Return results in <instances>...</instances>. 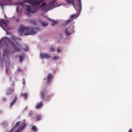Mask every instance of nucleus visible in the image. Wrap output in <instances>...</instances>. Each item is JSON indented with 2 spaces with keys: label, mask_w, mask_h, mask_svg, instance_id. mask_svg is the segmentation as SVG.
<instances>
[{
  "label": "nucleus",
  "mask_w": 132,
  "mask_h": 132,
  "mask_svg": "<svg viewBox=\"0 0 132 132\" xmlns=\"http://www.w3.org/2000/svg\"><path fill=\"white\" fill-rule=\"evenodd\" d=\"M39 29L38 28L25 27L22 25L20 27L18 32L20 35L23 33H24L25 35H27L35 34Z\"/></svg>",
  "instance_id": "1"
},
{
  "label": "nucleus",
  "mask_w": 132,
  "mask_h": 132,
  "mask_svg": "<svg viewBox=\"0 0 132 132\" xmlns=\"http://www.w3.org/2000/svg\"><path fill=\"white\" fill-rule=\"evenodd\" d=\"M18 126H19V129L14 132H21V131L23 130L26 127V125L25 123L21 122H18L16 123L15 127L12 129V130H13L15 127Z\"/></svg>",
  "instance_id": "2"
},
{
  "label": "nucleus",
  "mask_w": 132,
  "mask_h": 132,
  "mask_svg": "<svg viewBox=\"0 0 132 132\" xmlns=\"http://www.w3.org/2000/svg\"><path fill=\"white\" fill-rule=\"evenodd\" d=\"M9 21L8 20H6L3 19L0 20V26L5 30H7L9 29V27L7 26Z\"/></svg>",
  "instance_id": "3"
},
{
  "label": "nucleus",
  "mask_w": 132,
  "mask_h": 132,
  "mask_svg": "<svg viewBox=\"0 0 132 132\" xmlns=\"http://www.w3.org/2000/svg\"><path fill=\"white\" fill-rule=\"evenodd\" d=\"M44 1V0H27L26 2L31 5L39 6L40 4Z\"/></svg>",
  "instance_id": "4"
},
{
  "label": "nucleus",
  "mask_w": 132,
  "mask_h": 132,
  "mask_svg": "<svg viewBox=\"0 0 132 132\" xmlns=\"http://www.w3.org/2000/svg\"><path fill=\"white\" fill-rule=\"evenodd\" d=\"M10 42L13 46L14 50V52H19L20 51L22 46L18 42L16 43L15 45L14 44L13 42L11 41H10Z\"/></svg>",
  "instance_id": "5"
},
{
  "label": "nucleus",
  "mask_w": 132,
  "mask_h": 132,
  "mask_svg": "<svg viewBox=\"0 0 132 132\" xmlns=\"http://www.w3.org/2000/svg\"><path fill=\"white\" fill-rule=\"evenodd\" d=\"M55 1H53L44 8V10L45 11H48L51 9L55 7Z\"/></svg>",
  "instance_id": "6"
},
{
  "label": "nucleus",
  "mask_w": 132,
  "mask_h": 132,
  "mask_svg": "<svg viewBox=\"0 0 132 132\" xmlns=\"http://www.w3.org/2000/svg\"><path fill=\"white\" fill-rule=\"evenodd\" d=\"M27 9L25 12L26 14L28 15L31 13H34L37 11V9L34 8L33 9H31L29 5H27Z\"/></svg>",
  "instance_id": "7"
},
{
  "label": "nucleus",
  "mask_w": 132,
  "mask_h": 132,
  "mask_svg": "<svg viewBox=\"0 0 132 132\" xmlns=\"http://www.w3.org/2000/svg\"><path fill=\"white\" fill-rule=\"evenodd\" d=\"M74 7L77 12H78L79 13L81 9L80 0H78L76 5L74 6Z\"/></svg>",
  "instance_id": "8"
},
{
  "label": "nucleus",
  "mask_w": 132,
  "mask_h": 132,
  "mask_svg": "<svg viewBox=\"0 0 132 132\" xmlns=\"http://www.w3.org/2000/svg\"><path fill=\"white\" fill-rule=\"evenodd\" d=\"M10 3V1L8 0H0V6L3 10V6L9 5Z\"/></svg>",
  "instance_id": "9"
},
{
  "label": "nucleus",
  "mask_w": 132,
  "mask_h": 132,
  "mask_svg": "<svg viewBox=\"0 0 132 132\" xmlns=\"http://www.w3.org/2000/svg\"><path fill=\"white\" fill-rule=\"evenodd\" d=\"M40 56L42 58L48 59L51 57L50 54L47 53H41L40 54Z\"/></svg>",
  "instance_id": "10"
},
{
  "label": "nucleus",
  "mask_w": 132,
  "mask_h": 132,
  "mask_svg": "<svg viewBox=\"0 0 132 132\" xmlns=\"http://www.w3.org/2000/svg\"><path fill=\"white\" fill-rule=\"evenodd\" d=\"M53 76L51 74H49L47 77V83L49 84L51 82V80L53 78Z\"/></svg>",
  "instance_id": "11"
},
{
  "label": "nucleus",
  "mask_w": 132,
  "mask_h": 132,
  "mask_svg": "<svg viewBox=\"0 0 132 132\" xmlns=\"http://www.w3.org/2000/svg\"><path fill=\"white\" fill-rule=\"evenodd\" d=\"M14 53V51H10V52L7 50H4V51L3 55L5 56L9 54V53H10L11 54H12Z\"/></svg>",
  "instance_id": "12"
},
{
  "label": "nucleus",
  "mask_w": 132,
  "mask_h": 132,
  "mask_svg": "<svg viewBox=\"0 0 132 132\" xmlns=\"http://www.w3.org/2000/svg\"><path fill=\"white\" fill-rule=\"evenodd\" d=\"M46 94V92L45 90H43L41 91V98L43 99H44L45 94Z\"/></svg>",
  "instance_id": "13"
},
{
  "label": "nucleus",
  "mask_w": 132,
  "mask_h": 132,
  "mask_svg": "<svg viewBox=\"0 0 132 132\" xmlns=\"http://www.w3.org/2000/svg\"><path fill=\"white\" fill-rule=\"evenodd\" d=\"M17 100V97L16 96L15 97L13 102H12L10 104V107H12V106L14 104V103H15L16 102Z\"/></svg>",
  "instance_id": "14"
},
{
  "label": "nucleus",
  "mask_w": 132,
  "mask_h": 132,
  "mask_svg": "<svg viewBox=\"0 0 132 132\" xmlns=\"http://www.w3.org/2000/svg\"><path fill=\"white\" fill-rule=\"evenodd\" d=\"M43 104L42 102L38 103H37L36 108L37 109H39L42 106Z\"/></svg>",
  "instance_id": "15"
},
{
  "label": "nucleus",
  "mask_w": 132,
  "mask_h": 132,
  "mask_svg": "<svg viewBox=\"0 0 132 132\" xmlns=\"http://www.w3.org/2000/svg\"><path fill=\"white\" fill-rule=\"evenodd\" d=\"M20 95L22 97H23L25 99H26L27 97V94L26 93H21L20 94Z\"/></svg>",
  "instance_id": "16"
},
{
  "label": "nucleus",
  "mask_w": 132,
  "mask_h": 132,
  "mask_svg": "<svg viewBox=\"0 0 132 132\" xmlns=\"http://www.w3.org/2000/svg\"><path fill=\"white\" fill-rule=\"evenodd\" d=\"M67 2L68 3L70 4L72 3L74 7V6H76V5H75L74 4V1L72 0H66Z\"/></svg>",
  "instance_id": "17"
},
{
  "label": "nucleus",
  "mask_w": 132,
  "mask_h": 132,
  "mask_svg": "<svg viewBox=\"0 0 132 132\" xmlns=\"http://www.w3.org/2000/svg\"><path fill=\"white\" fill-rule=\"evenodd\" d=\"M24 55V54H22L21 55L19 56V59H20V62H22L23 58V56Z\"/></svg>",
  "instance_id": "18"
},
{
  "label": "nucleus",
  "mask_w": 132,
  "mask_h": 132,
  "mask_svg": "<svg viewBox=\"0 0 132 132\" xmlns=\"http://www.w3.org/2000/svg\"><path fill=\"white\" fill-rule=\"evenodd\" d=\"M68 28H66L65 32L66 34L67 35H70L71 34L70 32H69L68 30Z\"/></svg>",
  "instance_id": "19"
},
{
  "label": "nucleus",
  "mask_w": 132,
  "mask_h": 132,
  "mask_svg": "<svg viewBox=\"0 0 132 132\" xmlns=\"http://www.w3.org/2000/svg\"><path fill=\"white\" fill-rule=\"evenodd\" d=\"M42 24L43 26H45L48 24V23L44 21L42 22Z\"/></svg>",
  "instance_id": "20"
},
{
  "label": "nucleus",
  "mask_w": 132,
  "mask_h": 132,
  "mask_svg": "<svg viewBox=\"0 0 132 132\" xmlns=\"http://www.w3.org/2000/svg\"><path fill=\"white\" fill-rule=\"evenodd\" d=\"M36 118L37 121L40 120L42 118L41 116L39 115H38L37 116Z\"/></svg>",
  "instance_id": "21"
},
{
  "label": "nucleus",
  "mask_w": 132,
  "mask_h": 132,
  "mask_svg": "<svg viewBox=\"0 0 132 132\" xmlns=\"http://www.w3.org/2000/svg\"><path fill=\"white\" fill-rule=\"evenodd\" d=\"M31 129L35 131H36L37 130L36 127L35 126H32L31 128Z\"/></svg>",
  "instance_id": "22"
},
{
  "label": "nucleus",
  "mask_w": 132,
  "mask_h": 132,
  "mask_svg": "<svg viewBox=\"0 0 132 132\" xmlns=\"http://www.w3.org/2000/svg\"><path fill=\"white\" fill-rule=\"evenodd\" d=\"M77 15L76 14H73L71 16V19L72 20H73V19H74V18L77 17Z\"/></svg>",
  "instance_id": "23"
},
{
  "label": "nucleus",
  "mask_w": 132,
  "mask_h": 132,
  "mask_svg": "<svg viewBox=\"0 0 132 132\" xmlns=\"http://www.w3.org/2000/svg\"><path fill=\"white\" fill-rule=\"evenodd\" d=\"M59 57V56H54L52 58V60H57L58 59Z\"/></svg>",
  "instance_id": "24"
},
{
  "label": "nucleus",
  "mask_w": 132,
  "mask_h": 132,
  "mask_svg": "<svg viewBox=\"0 0 132 132\" xmlns=\"http://www.w3.org/2000/svg\"><path fill=\"white\" fill-rule=\"evenodd\" d=\"M73 20H72L71 19H70L69 20H68L67 22L66 23V25H67L70 22H71L72 21H73Z\"/></svg>",
  "instance_id": "25"
},
{
  "label": "nucleus",
  "mask_w": 132,
  "mask_h": 132,
  "mask_svg": "<svg viewBox=\"0 0 132 132\" xmlns=\"http://www.w3.org/2000/svg\"><path fill=\"white\" fill-rule=\"evenodd\" d=\"M50 49L51 50L50 52H53L55 51V49L54 48L51 47L50 48Z\"/></svg>",
  "instance_id": "26"
},
{
  "label": "nucleus",
  "mask_w": 132,
  "mask_h": 132,
  "mask_svg": "<svg viewBox=\"0 0 132 132\" xmlns=\"http://www.w3.org/2000/svg\"><path fill=\"white\" fill-rule=\"evenodd\" d=\"M31 22L32 23L34 24H35L36 23V21L35 20H31Z\"/></svg>",
  "instance_id": "27"
},
{
  "label": "nucleus",
  "mask_w": 132,
  "mask_h": 132,
  "mask_svg": "<svg viewBox=\"0 0 132 132\" xmlns=\"http://www.w3.org/2000/svg\"><path fill=\"white\" fill-rule=\"evenodd\" d=\"M60 47L57 48V51L58 53H59L62 50H60Z\"/></svg>",
  "instance_id": "28"
},
{
  "label": "nucleus",
  "mask_w": 132,
  "mask_h": 132,
  "mask_svg": "<svg viewBox=\"0 0 132 132\" xmlns=\"http://www.w3.org/2000/svg\"><path fill=\"white\" fill-rule=\"evenodd\" d=\"M52 25L53 26L57 23V22L54 20L52 21Z\"/></svg>",
  "instance_id": "29"
},
{
  "label": "nucleus",
  "mask_w": 132,
  "mask_h": 132,
  "mask_svg": "<svg viewBox=\"0 0 132 132\" xmlns=\"http://www.w3.org/2000/svg\"><path fill=\"white\" fill-rule=\"evenodd\" d=\"M46 5V3H43L42 4L41 6L42 7H43L45 6Z\"/></svg>",
  "instance_id": "30"
},
{
  "label": "nucleus",
  "mask_w": 132,
  "mask_h": 132,
  "mask_svg": "<svg viewBox=\"0 0 132 132\" xmlns=\"http://www.w3.org/2000/svg\"><path fill=\"white\" fill-rule=\"evenodd\" d=\"M23 49L24 50L27 51L28 50V47L27 46H26L25 48H23Z\"/></svg>",
  "instance_id": "31"
},
{
  "label": "nucleus",
  "mask_w": 132,
  "mask_h": 132,
  "mask_svg": "<svg viewBox=\"0 0 132 132\" xmlns=\"http://www.w3.org/2000/svg\"><path fill=\"white\" fill-rule=\"evenodd\" d=\"M23 84H25V80L24 79H23Z\"/></svg>",
  "instance_id": "32"
},
{
  "label": "nucleus",
  "mask_w": 132,
  "mask_h": 132,
  "mask_svg": "<svg viewBox=\"0 0 132 132\" xmlns=\"http://www.w3.org/2000/svg\"><path fill=\"white\" fill-rule=\"evenodd\" d=\"M19 4L22 6H23V3H20Z\"/></svg>",
  "instance_id": "33"
},
{
  "label": "nucleus",
  "mask_w": 132,
  "mask_h": 132,
  "mask_svg": "<svg viewBox=\"0 0 132 132\" xmlns=\"http://www.w3.org/2000/svg\"><path fill=\"white\" fill-rule=\"evenodd\" d=\"M128 132H132V130L130 129L128 131Z\"/></svg>",
  "instance_id": "34"
},
{
  "label": "nucleus",
  "mask_w": 132,
  "mask_h": 132,
  "mask_svg": "<svg viewBox=\"0 0 132 132\" xmlns=\"http://www.w3.org/2000/svg\"><path fill=\"white\" fill-rule=\"evenodd\" d=\"M3 100L4 101H6V99H5V98H3Z\"/></svg>",
  "instance_id": "35"
},
{
  "label": "nucleus",
  "mask_w": 132,
  "mask_h": 132,
  "mask_svg": "<svg viewBox=\"0 0 132 132\" xmlns=\"http://www.w3.org/2000/svg\"><path fill=\"white\" fill-rule=\"evenodd\" d=\"M11 90L12 92H13L14 91V90L13 89H11Z\"/></svg>",
  "instance_id": "36"
},
{
  "label": "nucleus",
  "mask_w": 132,
  "mask_h": 132,
  "mask_svg": "<svg viewBox=\"0 0 132 132\" xmlns=\"http://www.w3.org/2000/svg\"><path fill=\"white\" fill-rule=\"evenodd\" d=\"M16 11L17 12L18 11V8H16Z\"/></svg>",
  "instance_id": "37"
},
{
  "label": "nucleus",
  "mask_w": 132,
  "mask_h": 132,
  "mask_svg": "<svg viewBox=\"0 0 132 132\" xmlns=\"http://www.w3.org/2000/svg\"><path fill=\"white\" fill-rule=\"evenodd\" d=\"M18 71H21L20 69H18Z\"/></svg>",
  "instance_id": "38"
},
{
  "label": "nucleus",
  "mask_w": 132,
  "mask_h": 132,
  "mask_svg": "<svg viewBox=\"0 0 132 132\" xmlns=\"http://www.w3.org/2000/svg\"><path fill=\"white\" fill-rule=\"evenodd\" d=\"M11 131H10L9 132H10Z\"/></svg>",
  "instance_id": "39"
}]
</instances>
